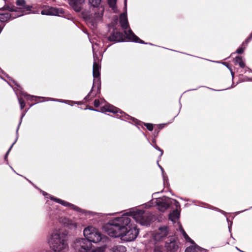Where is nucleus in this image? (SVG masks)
I'll use <instances>...</instances> for the list:
<instances>
[{
    "label": "nucleus",
    "instance_id": "36",
    "mask_svg": "<svg viewBox=\"0 0 252 252\" xmlns=\"http://www.w3.org/2000/svg\"><path fill=\"white\" fill-rule=\"evenodd\" d=\"M154 147L157 150L160 152V156H161L163 154V151L160 148H159L156 144L154 145Z\"/></svg>",
    "mask_w": 252,
    "mask_h": 252
},
{
    "label": "nucleus",
    "instance_id": "39",
    "mask_svg": "<svg viewBox=\"0 0 252 252\" xmlns=\"http://www.w3.org/2000/svg\"><path fill=\"white\" fill-rule=\"evenodd\" d=\"M158 165L159 167L160 168V169L161 170V171H162V174H163V176L164 177V175H163V172H164L163 169L162 168V167L159 164H158Z\"/></svg>",
    "mask_w": 252,
    "mask_h": 252
},
{
    "label": "nucleus",
    "instance_id": "12",
    "mask_svg": "<svg viewBox=\"0 0 252 252\" xmlns=\"http://www.w3.org/2000/svg\"><path fill=\"white\" fill-rule=\"evenodd\" d=\"M43 195L46 196L47 198L49 197L51 200H54L55 201L62 204V205L67 207L70 208L71 209L76 210L77 211H79L80 210V209H79L77 206L69 203V202H67L66 201H65L64 200H63L62 199L55 198L54 196L50 195V194H48L47 193L42 191Z\"/></svg>",
    "mask_w": 252,
    "mask_h": 252
},
{
    "label": "nucleus",
    "instance_id": "31",
    "mask_svg": "<svg viewBox=\"0 0 252 252\" xmlns=\"http://www.w3.org/2000/svg\"><path fill=\"white\" fill-rule=\"evenodd\" d=\"M17 139V137L16 138V140H15V141L13 143V144L11 145V146H10V147L9 148V150H8V151L7 152V153H6L5 154V159H6L7 158V157L8 156L12 147H13V145L15 143V142H16V140Z\"/></svg>",
    "mask_w": 252,
    "mask_h": 252
},
{
    "label": "nucleus",
    "instance_id": "44",
    "mask_svg": "<svg viewBox=\"0 0 252 252\" xmlns=\"http://www.w3.org/2000/svg\"><path fill=\"white\" fill-rule=\"evenodd\" d=\"M74 227H77V224H76V223H75V224H74Z\"/></svg>",
    "mask_w": 252,
    "mask_h": 252
},
{
    "label": "nucleus",
    "instance_id": "28",
    "mask_svg": "<svg viewBox=\"0 0 252 252\" xmlns=\"http://www.w3.org/2000/svg\"><path fill=\"white\" fill-rule=\"evenodd\" d=\"M144 125L150 131H152L153 129V125L152 124L146 123Z\"/></svg>",
    "mask_w": 252,
    "mask_h": 252
},
{
    "label": "nucleus",
    "instance_id": "16",
    "mask_svg": "<svg viewBox=\"0 0 252 252\" xmlns=\"http://www.w3.org/2000/svg\"><path fill=\"white\" fill-rule=\"evenodd\" d=\"M165 248L167 252H176L179 248L178 243L174 239H171L166 242Z\"/></svg>",
    "mask_w": 252,
    "mask_h": 252
},
{
    "label": "nucleus",
    "instance_id": "38",
    "mask_svg": "<svg viewBox=\"0 0 252 252\" xmlns=\"http://www.w3.org/2000/svg\"><path fill=\"white\" fill-rule=\"evenodd\" d=\"M252 39V33L249 36V37L246 40V43H248Z\"/></svg>",
    "mask_w": 252,
    "mask_h": 252
},
{
    "label": "nucleus",
    "instance_id": "20",
    "mask_svg": "<svg viewBox=\"0 0 252 252\" xmlns=\"http://www.w3.org/2000/svg\"><path fill=\"white\" fill-rule=\"evenodd\" d=\"M109 39L111 40L120 42L123 40V34L120 32H114L109 37Z\"/></svg>",
    "mask_w": 252,
    "mask_h": 252
},
{
    "label": "nucleus",
    "instance_id": "23",
    "mask_svg": "<svg viewBox=\"0 0 252 252\" xmlns=\"http://www.w3.org/2000/svg\"><path fill=\"white\" fill-rule=\"evenodd\" d=\"M105 250L106 247L105 246L98 247H93L92 246L87 252H104Z\"/></svg>",
    "mask_w": 252,
    "mask_h": 252
},
{
    "label": "nucleus",
    "instance_id": "14",
    "mask_svg": "<svg viewBox=\"0 0 252 252\" xmlns=\"http://www.w3.org/2000/svg\"><path fill=\"white\" fill-rule=\"evenodd\" d=\"M63 13L62 9L46 6L41 12L42 15L60 16Z\"/></svg>",
    "mask_w": 252,
    "mask_h": 252
},
{
    "label": "nucleus",
    "instance_id": "37",
    "mask_svg": "<svg viewBox=\"0 0 252 252\" xmlns=\"http://www.w3.org/2000/svg\"><path fill=\"white\" fill-rule=\"evenodd\" d=\"M25 113H23V114H22V116H21V119H20V123H19V125H18V127H17V130H16L17 133L18 132V129H19V128L20 125H21V124L22 120V119H23V117L25 116Z\"/></svg>",
    "mask_w": 252,
    "mask_h": 252
},
{
    "label": "nucleus",
    "instance_id": "43",
    "mask_svg": "<svg viewBox=\"0 0 252 252\" xmlns=\"http://www.w3.org/2000/svg\"><path fill=\"white\" fill-rule=\"evenodd\" d=\"M2 30V28L0 26V33L1 32Z\"/></svg>",
    "mask_w": 252,
    "mask_h": 252
},
{
    "label": "nucleus",
    "instance_id": "42",
    "mask_svg": "<svg viewBox=\"0 0 252 252\" xmlns=\"http://www.w3.org/2000/svg\"><path fill=\"white\" fill-rule=\"evenodd\" d=\"M90 110H93V111H96V110H95L94 109V108H89Z\"/></svg>",
    "mask_w": 252,
    "mask_h": 252
},
{
    "label": "nucleus",
    "instance_id": "18",
    "mask_svg": "<svg viewBox=\"0 0 252 252\" xmlns=\"http://www.w3.org/2000/svg\"><path fill=\"white\" fill-rule=\"evenodd\" d=\"M70 5L76 12H79L81 10L82 4L84 0H68Z\"/></svg>",
    "mask_w": 252,
    "mask_h": 252
},
{
    "label": "nucleus",
    "instance_id": "34",
    "mask_svg": "<svg viewBox=\"0 0 252 252\" xmlns=\"http://www.w3.org/2000/svg\"><path fill=\"white\" fill-rule=\"evenodd\" d=\"M245 48L243 47H240L236 50V53L238 54H242L244 51Z\"/></svg>",
    "mask_w": 252,
    "mask_h": 252
},
{
    "label": "nucleus",
    "instance_id": "7",
    "mask_svg": "<svg viewBox=\"0 0 252 252\" xmlns=\"http://www.w3.org/2000/svg\"><path fill=\"white\" fill-rule=\"evenodd\" d=\"M132 218L137 222L142 225H148L152 220V216L148 212L136 210L130 212Z\"/></svg>",
    "mask_w": 252,
    "mask_h": 252
},
{
    "label": "nucleus",
    "instance_id": "27",
    "mask_svg": "<svg viewBox=\"0 0 252 252\" xmlns=\"http://www.w3.org/2000/svg\"><path fill=\"white\" fill-rule=\"evenodd\" d=\"M48 100L56 101H58V102H62V103H67V101H68L65 100L58 99H54V98H48Z\"/></svg>",
    "mask_w": 252,
    "mask_h": 252
},
{
    "label": "nucleus",
    "instance_id": "29",
    "mask_svg": "<svg viewBox=\"0 0 252 252\" xmlns=\"http://www.w3.org/2000/svg\"><path fill=\"white\" fill-rule=\"evenodd\" d=\"M23 95L28 100H31L33 98L35 97L34 96L28 95L26 93L23 94Z\"/></svg>",
    "mask_w": 252,
    "mask_h": 252
},
{
    "label": "nucleus",
    "instance_id": "3",
    "mask_svg": "<svg viewBox=\"0 0 252 252\" xmlns=\"http://www.w3.org/2000/svg\"><path fill=\"white\" fill-rule=\"evenodd\" d=\"M88 4L92 8L91 12L83 13V17L94 27L102 20L104 8L101 5V0H88Z\"/></svg>",
    "mask_w": 252,
    "mask_h": 252
},
{
    "label": "nucleus",
    "instance_id": "17",
    "mask_svg": "<svg viewBox=\"0 0 252 252\" xmlns=\"http://www.w3.org/2000/svg\"><path fill=\"white\" fill-rule=\"evenodd\" d=\"M168 234L167 227L163 226L160 227L154 235V239L156 241H160L165 238Z\"/></svg>",
    "mask_w": 252,
    "mask_h": 252
},
{
    "label": "nucleus",
    "instance_id": "5",
    "mask_svg": "<svg viewBox=\"0 0 252 252\" xmlns=\"http://www.w3.org/2000/svg\"><path fill=\"white\" fill-rule=\"evenodd\" d=\"M120 22L121 27L124 30L125 35L128 41L140 43H144V41L137 37L130 29L127 21L126 12L121 14L120 16Z\"/></svg>",
    "mask_w": 252,
    "mask_h": 252
},
{
    "label": "nucleus",
    "instance_id": "8",
    "mask_svg": "<svg viewBox=\"0 0 252 252\" xmlns=\"http://www.w3.org/2000/svg\"><path fill=\"white\" fill-rule=\"evenodd\" d=\"M85 237L91 243H97L101 240V234L95 227L90 226L84 230Z\"/></svg>",
    "mask_w": 252,
    "mask_h": 252
},
{
    "label": "nucleus",
    "instance_id": "9",
    "mask_svg": "<svg viewBox=\"0 0 252 252\" xmlns=\"http://www.w3.org/2000/svg\"><path fill=\"white\" fill-rule=\"evenodd\" d=\"M178 228H177V230L182 233L185 240L193 244L191 246L188 247L185 250V252H203L204 251L203 250L194 244L193 241L188 236L180 223L178 222Z\"/></svg>",
    "mask_w": 252,
    "mask_h": 252
},
{
    "label": "nucleus",
    "instance_id": "6",
    "mask_svg": "<svg viewBox=\"0 0 252 252\" xmlns=\"http://www.w3.org/2000/svg\"><path fill=\"white\" fill-rule=\"evenodd\" d=\"M132 218L137 222L142 225H148L152 220V216L148 212L136 210L130 212Z\"/></svg>",
    "mask_w": 252,
    "mask_h": 252
},
{
    "label": "nucleus",
    "instance_id": "35",
    "mask_svg": "<svg viewBox=\"0 0 252 252\" xmlns=\"http://www.w3.org/2000/svg\"><path fill=\"white\" fill-rule=\"evenodd\" d=\"M100 102L99 100L95 99L94 101V106L95 107H98L100 105Z\"/></svg>",
    "mask_w": 252,
    "mask_h": 252
},
{
    "label": "nucleus",
    "instance_id": "46",
    "mask_svg": "<svg viewBox=\"0 0 252 252\" xmlns=\"http://www.w3.org/2000/svg\"><path fill=\"white\" fill-rule=\"evenodd\" d=\"M102 101H104V99L101 100V103L102 102Z\"/></svg>",
    "mask_w": 252,
    "mask_h": 252
},
{
    "label": "nucleus",
    "instance_id": "13",
    "mask_svg": "<svg viewBox=\"0 0 252 252\" xmlns=\"http://www.w3.org/2000/svg\"><path fill=\"white\" fill-rule=\"evenodd\" d=\"M101 111L102 112H109L116 114L117 117L121 118L126 114L119 108L113 105L108 104L101 108Z\"/></svg>",
    "mask_w": 252,
    "mask_h": 252
},
{
    "label": "nucleus",
    "instance_id": "10",
    "mask_svg": "<svg viewBox=\"0 0 252 252\" xmlns=\"http://www.w3.org/2000/svg\"><path fill=\"white\" fill-rule=\"evenodd\" d=\"M91 246L92 244L86 238L77 239L73 245L76 250L81 252H87Z\"/></svg>",
    "mask_w": 252,
    "mask_h": 252
},
{
    "label": "nucleus",
    "instance_id": "15",
    "mask_svg": "<svg viewBox=\"0 0 252 252\" xmlns=\"http://www.w3.org/2000/svg\"><path fill=\"white\" fill-rule=\"evenodd\" d=\"M16 4L18 5L21 6L22 7L19 8V9L21 11V13L18 14L16 15L17 17L21 16L24 14H30L31 13V7L25 5V1L24 0H17Z\"/></svg>",
    "mask_w": 252,
    "mask_h": 252
},
{
    "label": "nucleus",
    "instance_id": "11",
    "mask_svg": "<svg viewBox=\"0 0 252 252\" xmlns=\"http://www.w3.org/2000/svg\"><path fill=\"white\" fill-rule=\"evenodd\" d=\"M153 201H154L158 206V210L161 212H164L172 203L171 199L166 197L158 198Z\"/></svg>",
    "mask_w": 252,
    "mask_h": 252
},
{
    "label": "nucleus",
    "instance_id": "40",
    "mask_svg": "<svg viewBox=\"0 0 252 252\" xmlns=\"http://www.w3.org/2000/svg\"><path fill=\"white\" fill-rule=\"evenodd\" d=\"M125 8H126V0H125Z\"/></svg>",
    "mask_w": 252,
    "mask_h": 252
},
{
    "label": "nucleus",
    "instance_id": "32",
    "mask_svg": "<svg viewBox=\"0 0 252 252\" xmlns=\"http://www.w3.org/2000/svg\"><path fill=\"white\" fill-rule=\"evenodd\" d=\"M5 9L8 10L10 11H15V9L12 6H7L6 7H4L3 8H2V10H3Z\"/></svg>",
    "mask_w": 252,
    "mask_h": 252
},
{
    "label": "nucleus",
    "instance_id": "21",
    "mask_svg": "<svg viewBox=\"0 0 252 252\" xmlns=\"http://www.w3.org/2000/svg\"><path fill=\"white\" fill-rule=\"evenodd\" d=\"M180 216V212L178 210L173 211L169 215V220L175 223L178 221Z\"/></svg>",
    "mask_w": 252,
    "mask_h": 252
},
{
    "label": "nucleus",
    "instance_id": "33",
    "mask_svg": "<svg viewBox=\"0 0 252 252\" xmlns=\"http://www.w3.org/2000/svg\"><path fill=\"white\" fill-rule=\"evenodd\" d=\"M154 252H162V248L160 246H157L155 247Z\"/></svg>",
    "mask_w": 252,
    "mask_h": 252
},
{
    "label": "nucleus",
    "instance_id": "30",
    "mask_svg": "<svg viewBox=\"0 0 252 252\" xmlns=\"http://www.w3.org/2000/svg\"><path fill=\"white\" fill-rule=\"evenodd\" d=\"M171 201H172L171 204H174L177 208L176 210H177L178 208L180 207L179 203L176 200H174V199H171Z\"/></svg>",
    "mask_w": 252,
    "mask_h": 252
},
{
    "label": "nucleus",
    "instance_id": "25",
    "mask_svg": "<svg viewBox=\"0 0 252 252\" xmlns=\"http://www.w3.org/2000/svg\"><path fill=\"white\" fill-rule=\"evenodd\" d=\"M117 0H108V4L114 10L116 8V4Z\"/></svg>",
    "mask_w": 252,
    "mask_h": 252
},
{
    "label": "nucleus",
    "instance_id": "1",
    "mask_svg": "<svg viewBox=\"0 0 252 252\" xmlns=\"http://www.w3.org/2000/svg\"><path fill=\"white\" fill-rule=\"evenodd\" d=\"M103 228L110 236L120 237L126 241L134 240L139 234L137 226L131 222V219L126 214L110 220Z\"/></svg>",
    "mask_w": 252,
    "mask_h": 252
},
{
    "label": "nucleus",
    "instance_id": "4",
    "mask_svg": "<svg viewBox=\"0 0 252 252\" xmlns=\"http://www.w3.org/2000/svg\"><path fill=\"white\" fill-rule=\"evenodd\" d=\"M93 50V55L94 59V62L93 64V77H94V82L92 88L85 97V99L86 101H89L92 99L93 98L96 96L97 94H99L100 92L101 83L100 80V65L99 64L98 62L96 61V54L94 52V45L92 46Z\"/></svg>",
    "mask_w": 252,
    "mask_h": 252
},
{
    "label": "nucleus",
    "instance_id": "22",
    "mask_svg": "<svg viewBox=\"0 0 252 252\" xmlns=\"http://www.w3.org/2000/svg\"><path fill=\"white\" fill-rule=\"evenodd\" d=\"M126 248L122 245H116L113 246L111 249V252H126Z\"/></svg>",
    "mask_w": 252,
    "mask_h": 252
},
{
    "label": "nucleus",
    "instance_id": "45",
    "mask_svg": "<svg viewBox=\"0 0 252 252\" xmlns=\"http://www.w3.org/2000/svg\"><path fill=\"white\" fill-rule=\"evenodd\" d=\"M237 250H238L239 251L241 252V250H240L239 249H238V248H236Z\"/></svg>",
    "mask_w": 252,
    "mask_h": 252
},
{
    "label": "nucleus",
    "instance_id": "19",
    "mask_svg": "<svg viewBox=\"0 0 252 252\" xmlns=\"http://www.w3.org/2000/svg\"><path fill=\"white\" fill-rule=\"evenodd\" d=\"M15 17H17L16 15L13 16L8 12H0V21L1 22H6L11 18H14Z\"/></svg>",
    "mask_w": 252,
    "mask_h": 252
},
{
    "label": "nucleus",
    "instance_id": "2",
    "mask_svg": "<svg viewBox=\"0 0 252 252\" xmlns=\"http://www.w3.org/2000/svg\"><path fill=\"white\" fill-rule=\"evenodd\" d=\"M47 241L50 248L54 252H65L68 250L67 234L62 229L54 230Z\"/></svg>",
    "mask_w": 252,
    "mask_h": 252
},
{
    "label": "nucleus",
    "instance_id": "41",
    "mask_svg": "<svg viewBox=\"0 0 252 252\" xmlns=\"http://www.w3.org/2000/svg\"><path fill=\"white\" fill-rule=\"evenodd\" d=\"M230 69V71H231V75H232V77H233V75H234V73L232 72V71L231 70V69Z\"/></svg>",
    "mask_w": 252,
    "mask_h": 252
},
{
    "label": "nucleus",
    "instance_id": "24",
    "mask_svg": "<svg viewBox=\"0 0 252 252\" xmlns=\"http://www.w3.org/2000/svg\"><path fill=\"white\" fill-rule=\"evenodd\" d=\"M235 61L236 63L239 64L240 67L244 68L245 66V63L243 62L241 57H236L235 59Z\"/></svg>",
    "mask_w": 252,
    "mask_h": 252
},
{
    "label": "nucleus",
    "instance_id": "26",
    "mask_svg": "<svg viewBox=\"0 0 252 252\" xmlns=\"http://www.w3.org/2000/svg\"><path fill=\"white\" fill-rule=\"evenodd\" d=\"M19 102L20 105L21 109H23L25 106V103L23 99L21 97L18 98Z\"/></svg>",
    "mask_w": 252,
    "mask_h": 252
}]
</instances>
